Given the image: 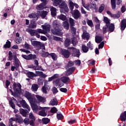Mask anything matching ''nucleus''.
Returning <instances> with one entry per match:
<instances>
[{
  "label": "nucleus",
  "mask_w": 126,
  "mask_h": 126,
  "mask_svg": "<svg viewBox=\"0 0 126 126\" xmlns=\"http://www.w3.org/2000/svg\"><path fill=\"white\" fill-rule=\"evenodd\" d=\"M53 26L54 29H51V31L54 35H58V36H63V32L62 30L60 28V25L58 24L56 21H55L53 23Z\"/></svg>",
  "instance_id": "nucleus-1"
},
{
  "label": "nucleus",
  "mask_w": 126,
  "mask_h": 126,
  "mask_svg": "<svg viewBox=\"0 0 126 126\" xmlns=\"http://www.w3.org/2000/svg\"><path fill=\"white\" fill-rule=\"evenodd\" d=\"M59 7L60 9V11L61 13H65L68 12V11L69 9H68V7L67 6V4L64 1H62L61 3H60L59 5Z\"/></svg>",
  "instance_id": "nucleus-2"
},
{
  "label": "nucleus",
  "mask_w": 126,
  "mask_h": 126,
  "mask_svg": "<svg viewBox=\"0 0 126 126\" xmlns=\"http://www.w3.org/2000/svg\"><path fill=\"white\" fill-rule=\"evenodd\" d=\"M21 94L25 97L29 101L32 102L33 101V97H32V94L27 91H25L24 90H22L21 91Z\"/></svg>",
  "instance_id": "nucleus-3"
},
{
  "label": "nucleus",
  "mask_w": 126,
  "mask_h": 126,
  "mask_svg": "<svg viewBox=\"0 0 126 126\" xmlns=\"http://www.w3.org/2000/svg\"><path fill=\"white\" fill-rule=\"evenodd\" d=\"M32 45L34 47H37L38 49L45 50V45L40 41L31 40Z\"/></svg>",
  "instance_id": "nucleus-4"
},
{
  "label": "nucleus",
  "mask_w": 126,
  "mask_h": 126,
  "mask_svg": "<svg viewBox=\"0 0 126 126\" xmlns=\"http://www.w3.org/2000/svg\"><path fill=\"white\" fill-rule=\"evenodd\" d=\"M21 87H22V86L20 83H18L17 84L15 82L13 83V89L14 90V92H16V93H17V94L21 93V90H21Z\"/></svg>",
  "instance_id": "nucleus-5"
},
{
  "label": "nucleus",
  "mask_w": 126,
  "mask_h": 126,
  "mask_svg": "<svg viewBox=\"0 0 126 126\" xmlns=\"http://www.w3.org/2000/svg\"><path fill=\"white\" fill-rule=\"evenodd\" d=\"M72 50V57H76L77 58H79L80 56V51H79V49H76L75 47H69L68 48V50Z\"/></svg>",
  "instance_id": "nucleus-6"
},
{
  "label": "nucleus",
  "mask_w": 126,
  "mask_h": 126,
  "mask_svg": "<svg viewBox=\"0 0 126 126\" xmlns=\"http://www.w3.org/2000/svg\"><path fill=\"white\" fill-rule=\"evenodd\" d=\"M40 0L42 2L36 6V9L38 10V11H39V10H43L44 8H45V7L46 6V5H47V0Z\"/></svg>",
  "instance_id": "nucleus-7"
},
{
  "label": "nucleus",
  "mask_w": 126,
  "mask_h": 126,
  "mask_svg": "<svg viewBox=\"0 0 126 126\" xmlns=\"http://www.w3.org/2000/svg\"><path fill=\"white\" fill-rule=\"evenodd\" d=\"M71 14H72V17L74 18V19H78L80 18V16H81V13L78 9H75L71 12Z\"/></svg>",
  "instance_id": "nucleus-8"
},
{
  "label": "nucleus",
  "mask_w": 126,
  "mask_h": 126,
  "mask_svg": "<svg viewBox=\"0 0 126 126\" xmlns=\"http://www.w3.org/2000/svg\"><path fill=\"white\" fill-rule=\"evenodd\" d=\"M40 108L42 109V110L38 112V115L41 116V117H46L47 113H48V110L50 109V107H40Z\"/></svg>",
  "instance_id": "nucleus-9"
},
{
  "label": "nucleus",
  "mask_w": 126,
  "mask_h": 126,
  "mask_svg": "<svg viewBox=\"0 0 126 126\" xmlns=\"http://www.w3.org/2000/svg\"><path fill=\"white\" fill-rule=\"evenodd\" d=\"M61 53L64 57V58H65V59H68V58H69L70 56V52L66 49H62Z\"/></svg>",
  "instance_id": "nucleus-10"
},
{
  "label": "nucleus",
  "mask_w": 126,
  "mask_h": 126,
  "mask_svg": "<svg viewBox=\"0 0 126 126\" xmlns=\"http://www.w3.org/2000/svg\"><path fill=\"white\" fill-rule=\"evenodd\" d=\"M29 119L30 121V126H35V123H34V122L36 121V118H35L32 113H30L29 116Z\"/></svg>",
  "instance_id": "nucleus-11"
},
{
  "label": "nucleus",
  "mask_w": 126,
  "mask_h": 126,
  "mask_svg": "<svg viewBox=\"0 0 126 126\" xmlns=\"http://www.w3.org/2000/svg\"><path fill=\"white\" fill-rule=\"evenodd\" d=\"M20 103L24 109H27L28 111H30V110H31V108L29 107V105H28L27 103H26L25 100L22 99V100H20Z\"/></svg>",
  "instance_id": "nucleus-12"
},
{
  "label": "nucleus",
  "mask_w": 126,
  "mask_h": 126,
  "mask_svg": "<svg viewBox=\"0 0 126 126\" xmlns=\"http://www.w3.org/2000/svg\"><path fill=\"white\" fill-rule=\"evenodd\" d=\"M36 98H37V101L41 103H45L46 102V97L45 96H42L39 94L35 95Z\"/></svg>",
  "instance_id": "nucleus-13"
},
{
  "label": "nucleus",
  "mask_w": 126,
  "mask_h": 126,
  "mask_svg": "<svg viewBox=\"0 0 126 126\" xmlns=\"http://www.w3.org/2000/svg\"><path fill=\"white\" fill-rule=\"evenodd\" d=\"M15 117H16V123H18L20 125L23 124V119L22 118V117H21V116L18 114H16Z\"/></svg>",
  "instance_id": "nucleus-14"
},
{
  "label": "nucleus",
  "mask_w": 126,
  "mask_h": 126,
  "mask_svg": "<svg viewBox=\"0 0 126 126\" xmlns=\"http://www.w3.org/2000/svg\"><path fill=\"white\" fill-rule=\"evenodd\" d=\"M42 29L44 30L45 34H47V32L49 33L51 31V25L47 24L46 25H42Z\"/></svg>",
  "instance_id": "nucleus-15"
},
{
  "label": "nucleus",
  "mask_w": 126,
  "mask_h": 126,
  "mask_svg": "<svg viewBox=\"0 0 126 126\" xmlns=\"http://www.w3.org/2000/svg\"><path fill=\"white\" fill-rule=\"evenodd\" d=\"M37 13L38 15H40L42 18H45L48 14V12L47 11H37Z\"/></svg>",
  "instance_id": "nucleus-16"
},
{
  "label": "nucleus",
  "mask_w": 126,
  "mask_h": 126,
  "mask_svg": "<svg viewBox=\"0 0 126 126\" xmlns=\"http://www.w3.org/2000/svg\"><path fill=\"white\" fill-rule=\"evenodd\" d=\"M13 60L14 61V65L16 66V67H19V59L17 58V56L16 55H14Z\"/></svg>",
  "instance_id": "nucleus-17"
},
{
  "label": "nucleus",
  "mask_w": 126,
  "mask_h": 126,
  "mask_svg": "<svg viewBox=\"0 0 126 126\" xmlns=\"http://www.w3.org/2000/svg\"><path fill=\"white\" fill-rule=\"evenodd\" d=\"M20 114L23 116V117H27L28 114H29V111L26 109H23V108H20L19 109Z\"/></svg>",
  "instance_id": "nucleus-18"
},
{
  "label": "nucleus",
  "mask_w": 126,
  "mask_h": 126,
  "mask_svg": "<svg viewBox=\"0 0 126 126\" xmlns=\"http://www.w3.org/2000/svg\"><path fill=\"white\" fill-rule=\"evenodd\" d=\"M50 11L52 17L57 16V8H55V7L52 6L50 8Z\"/></svg>",
  "instance_id": "nucleus-19"
},
{
  "label": "nucleus",
  "mask_w": 126,
  "mask_h": 126,
  "mask_svg": "<svg viewBox=\"0 0 126 126\" xmlns=\"http://www.w3.org/2000/svg\"><path fill=\"white\" fill-rule=\"evenodd\" d=\"M74 70H75V66L70 67L67 70V72H66V75H67V76H68V75H70V74H72Z\"/></svg>",
  "instance_id": "nucleus-20"
},
{
  "label": "nucleus",
  "mask_w": 126,
  "mask_h": 126,
  "mask_svg": "<svg viewBox=\"0 0 126 126\" xmlns=\"http://www.w3.org/2000/svg\"><path fill=\"white\" fill-rule=\"evenodd\" d=\"M103 40V36H99V35H96L95 37V43H97V44H100Z\"/></svg>",
  "instance_id": "nucleus-21"
},
{
  "label": "nucleus",
  "mask_w": 126,
  "mask_h": 126,
  "mask_svg": "<svg viewBox=\"0 0 126 126\" xmlns=\"http://www.w3.org/2000/svg\"><path fill=\"white\" fill-rule=\"evenodd\" d=\"M107 27L109 29L110 32H114L115 31V25L113 23L107 25Z\"/></svg>",
  "instance_id": "nucleus-22"
},
{
  "label": "nucleus",
  "mask_w": 126,
  "mask_h": 126,
  "mask_svg": "<svg viewBox=\"0 0 126 126\" xmlns=\"http://www.w3.org/2000/svg\"><path fill=\"white\" fill-rule=\"evenodd\" d=\"M61 81L63 82V83H64L65 84H66L67 83H68L69 82V77H66V76H63L61 77Z\"/></svg>",
  "instance_id": "nucleus-23"
},
{
  "label": "nucleus",
  "mask_w": 126,
  "mask_h": 126,
  "mask_svg": "<svg viewBox=\"0 0 126 126\" xmlns=\"http://www.w3.org/2000/svg\"><path fill=\"white\" fill-rule=\"evenodd\" d=\"M63 26L64 29H66L67 30H68L69 29V24H68V21L66 20L63 22Z\"/></svg>",
  "instance_id": "nucleus-24"
},
{
  "label": "nucleus",
  "mask_w": 126,
  "mask_h": 126,
  "mask_svg": "<svg viewBox=\"0 0 126 126\" xmlns=\"http://www.w3.org/2000/svg\"><path fill=\"white\" fill-rule=\"evenodd\" d=\"M32 109L34 113H37V112H38V110H39V107L37 104L33 103L32 105Z\"/></svg>",
  "instance_id": "nucleus-25"
},
{
  "label": "nucleus",
  "mask_w": 126,
  "mask_h": 126,
  "mask_svg": "<svg viewBox=\"0 0 126 126\" xmlns=\"http://www.w3.org/2000/svg\"><path fill=\"white\" fill-rule=\"evenodd\" d=\"M120 120L122 122H125L126 120V111H124L120 115Z\"/></svg>",
  "instance_id": "nucleus-26"
},
{
  "label": "nucleus",
  "mask_w": 126,
  "mask_h": 126,
  "mask_svg": "<svg viewBox=\"0 0 126 126\" xmlns=\"http://www.w3.org/2000/svg\"><path fill=\"white\" fill-rule=\"evenodd\" d=\"M10 47H11V42L7 40V41L6 42V44L3 45V48L4 49H9Z\"/></svg>",
  "instance_id": "nucleus-27"
},
{
  "label": "nucleus",
  "mask_w": 126,
  "mask_h": 126,
  "mask_svg": "<svg viewBox=\"0 0 126 126\" xmlns=\"http://www.w3.org/2000/svg\"><path fill=\"white\" fill-rule=\"evenodd\" d=\"M82 37L83 39H86V40H88L89 38H90L89 33H87L86 32L83 33Z\"/></svg>",
  "instance_id": "nucleus-28"
},
{
  "label": "nucleus",
  "mask_w": 126,
  "mask_h": 126,
  "mask_svg": "<svg viewBox=\"0 0 126 126\" xmlns=\"http://www.w3.org/2000/svg\"><path fill=\"white\" fill-rule=\"evenodd\" d=\"M29 33H30L31 36L34 37L37 34V31L36 30L30 29L29 30Z\"/></svg>",
  "instance_id": "nucleus-29"
},
{
  "label": "nucleus",
  "mask_w": 126,
  "mask_h": 126,
  "mask_svg": "<svg viewBox=\"0 0 126 126\" xmlns=\"http://www.w3.org/2000/svg\"><path fill=\"white\" fill-rule=\"evenodd\" d=\"M58 100L56 98H53L50 101V105L51 106H57V105H58Z\"/></svg>",
  "instance_id": "nucleus-30"
},
{
  "label": "nucleus",
  "mask_w": 126,
  "mask_h": 126,
  "mask_svg": "<svg viewBox=\"0 0 126 126\" xmlns=\"http://www.w3.org/2000/svg\"><path fill=\"white\" fill-rule=\"evenodd\" d=\"M50 121V119L48 118H43L42 119V122L43 125H48Z\"/></svg>",
  "instance_id": "nucleus-31"
},
{
  "label": "nucleus",
  "mask_w": 126,
  "mask_h": 126,
  "mask_svg": "<svg viewBox=\"0 0 126 126\" xmlns=\"http://www.w3.org/2000/svg\"><path fill=\"white\" fill-rule=\"evenodd\" d=\"M29 17L30 18H33L34 20H38V17H37V14L35 13H31L29 15Z\"/></svg>",
  "instance_id": "nucleus-32"
},
{
  "label": "nucleus",
  "mask_w": 126,
  "mask_h": 126,
  "mask_svg": "<svg viewBox=\"0 0 126 126\" xmlns=\"http://www.w3.org/2000/svg\"><path fill=\"white\" fill-rule=\"evenodd\" d=\"M74 19L72 18H69V23L70 24V27H73L75 25V23L74 22Z\"/></svg>",
  "instance_id": "nucleus-33"
},
{
  "label": "nucleus",
  "mask_w": 126,
  "mask_h": 126,
  "mask_svg": "<svg viewBox=\"0 0 126 126\" xmlns=\"http://www.w3.org/2000/svg\"><path fill=\"white\" fill-rule=\"evenodd\" d=\"M54 2V5L58 6L60 3H62L63 0H51Z\"/></svg>",
  "instance_id": "nucleus-34"
},
{
  "label": "nucleus",
  "mask_w": 126,
  "mask_h": 126,
  "mask_svg": "<svg viewBox=\"0 0 126 126\" xmlns=\"http://www.w3.org/2000/svg\"><path fill=\"white\" fill-rule=\"evenodd\" d=\"M69 45H70V39L68 38H66L64 42V46L65 47V48H67V47H68Z\"/></svg>",
  "instance_id": "nucleus-35"
},
{
  "label": "nucleus",
  "mask_w": 126,
  "mask_h": 126,
  "mask_svg": "<svg viewBox=\"0 0 126 126\" xmlns=\"http://www.w3.org/2000/svg\"><path fill=\"white\" fill-rule=\"evenodd\" d=\"M58 18L62 20V21H66V16L63 14H61L60 16H58Z\"/></svg>",
  "instance_id": "nucleus-36"
},
{
  "label": "nucleus",
  "mask_w": 126,
  "mask_h": 126,
  "mask_svg": "<svg viewBox=\"0 0 126 126\" xmlns=\"http://www.w3.org/2000/svg\"><path fill=\"white\" fill-rule=\"evenodd\" d=\"M71 29V33L73 36H75L76 35V28L74 27H70Z\"/></svg>",
  "instance_id": "nucleus-37"
},
{
  "label": "nucleus",
  "mask_w": 126,
  "mask_h": 126,
  "mask_svg": "<svg viewBox=\"0 0 126 126\" xmlns=\"http://www.w3.org/2000/svg\"><path fill=\"white\" fill-rule=\"evenodd\" d=\"M27 75L29 78H31V79H32L34 76H36V74L33 73V72H28L27 73Z\"/></svg>",
  "instance_id": "nucleus-38"
},
{
  "label": "nucleus",
  "mask_w": 126,
  "mask_h": 126,
  "mask_svg": "<svg viewBox=\"0 0 126 126\" xmlns=\"http://www.w3.org/2000/svg\"><path fill=\"white\" fill-rule=\"evenodd\" d=\"M36 27V23L35 22H31L29 25V28L31 29H35Z\"/></svg>",
  "instance_id": "nucleus-39"
},
{
  "label": "nucleus",
  "mask_w": 126,
  "mask_h": 126,
  "mask_svg": "<svg viewBox=\"0 0 126 126\" xmlns=\"http://www.w3.org/2000/svg\"><path fill=\"white\" fill-rule=\"evenodd\" d=\"M82 49L83 53H87L88 51H89V48L88 47L85 46V45H83L82 46Z\"/></svg>",
  "instance_id": "nucleus-40"
},
{
  "label": "nucleus",
  "mask_w": 126,
  "mask_h": 126,
  "mask_svg": "<svg viewBox=\"0 0 126 126\" xmlns=\"http://www.w3.org/2000/svg\"><path fill=\"white\" fill-rule=\"evenodd\" d=\"M110 21H111V20L109 19V18H108V17H104L103 22H105V23H106V26H107V25H108L109 24H110Z\"/></svg>",
  "instance_id": "nucleus-41"
},
{
  "label": "nucleus",
  "mask_w": 126,
  "mask_h": 126,
  "mask_svg": "<svg viewBox=\"0 0 126 126\" xmlns=\"http://www.w3.org/2000/svg\"><path fill=\"white\" fill-rule=\"evenodd\" d=\"M29 61H31V60H35L37 59V56L35 54H30L29 55Z\"/></svg>",
  "instance_id": "nucleus-42"
},
{
  "label": "nucleus",
  "mask_w": 126,
  "mask_h": 126,
  "mask_svg": "<svg viewBox=\"0 0 126 126\" xmlns=\"http://www.w3.org/2000/svg\"><path fill=\"white\" fill-rule=\"evenodd\" d=\"M105 9V4H101L100 5V6L99 8L98 11L99 13H102L103 12V11Z\"/></svg>",
  "instance_id": "nucleus-43"
},
{
  "label": "nucleus",
  "mask_w": 126,
  "mask_h": 126,
  "mask_svg": "<svg viewBox=\"0 0 126 126\" xmlns=\"http://www.w3.org/2000/svg\"><path fill=\"white\" fill-rule=\"evenodd\" d=\"M23 123H24L25 126H28V125H30V120L29 118H25L23 120Z\"/></svg>",
  "instance_id": "nucleus-44"
},
{
  "label": "nucleus",
  "mask_w": 126,
  "mask_h": 126,
  "mask_svg": "<svg viewBox=\"0 0 126 126\" xmlns=\"http://www.w3.org/2000/svg\"><path fill=\"white\" fill-rule=\"evenodd\" d=\"M38 88H39V87L38 86V85L36 84H33L32 86V91H37V90H38Z\"/></svg>",
  "instance_id": "nucleus-45"
},
{
  "label": "nucleus",
  "mask_w": 126,
  "mask_h": 126,
  "mask_svg": "<svg viewBox=\"0 0 126 126\" xmlns=\"http://www.w3.org/2000/svg\"><path fill=\"white\" fill-rule=\"evenodd\" d=\"M36 73L39 76H41V77H46V74H44L42 71H36Z\"/></svg>",
  "instance_id": "nucleus-46"
},
{
  "label": "nucleus",
  "mask_w": 126,
  "mask_h": 126,
  "mask_svg": "<svg viewBox=\"0 0 126 126\" xmlns=\"http://www.w3.org/2000/svg\"><path fill=\"white\" fill-rule=\"evenodd\" d=\"M112 9H116V0H111Z\"/></svg>",
  "instance_id": "nucleus-47"
},
{
  "label": "nucleus",
  "mask_w": 126,
  "mask_h": 126,
  "mask_svg": "<svg viewBox=\"0 0 126 126\" xmlns=\"http://www.w3.org/2000/svg\"><path fill=\"white\" fill-rule=\"evenodd\" d=\"M74 65V62L69 61L68 63L67 64V67L68 68L69 67H71V66H73Z\"/></svg>",
  "instance_id": "nucleus-48"
},
{
  "label": "nucleus",
  "mask_w": 126,
  "mask_h": 126,
  "mask_svg": "<svg viewBox=\"0 0 126 126\" xmlns=\"http://www.w3.org/2000/svg\"><path fill=\"white\" fill-rule=\"evenodd\" d=\"M50 112L52 114H56L58 112V109H57V108L54 107L51 109Z\"/></svg>",
  "instance_id": "nucleus-49"
},
{
  "label": "nucleus",
  "mask_w": 126,
  "mask_h": 126,
  "mask_svg": "<svg viewBox=\"0 0 126 126\" xmlns=\"http://www.w3.org/2000/svg\"><path fill=\"white\" fill-rule=\"evenodd\" d=\"M69 8L71 12L73 11V8H74V3H73V2H70L69 3Z\"/></svg>",
  "instance_id": "nucleus-50"
},
{
  "label": "nucleus",
  "mask_w": 126,
  "mask_h": 126,
  "mask_svg": "<svg viewBox=\"0 0 126 126\" xmlns=\"http://www.w3.org/2000/svg\"><path fill=\"white\" fill-rule=\"evenodd\" d=\"M58 78V75L55 74L51 77L48 78L49 81H52V80H54V79H56V78Z\"/></svg>",
  "instance_id": "nucleus-51"
},
{
  "label": "nucleus",
  "mask_w": 126,
  "mask_h": 126,
  "mask_svg": "<svg viewBox=\"0 0 126 126\" xmlns=\"http://www.w3.org/2000/svg\"><path fill=\"white\" fill-rule=\"evenodd\" d=\"M9 104L10 105V107H11V108L13 109V110H15V104L12 101V100H9Z\"/></svg>",
  "instance_id": "nucleus-52"
},
{
  "label": "nucleus",
  "mask_w": 126,
  "mask_h": 126,
  "mask_svg": "<svg viewBox=\"0 0 126 126\" xmlns=\"http://www.w3.org/2000/svg\"><path fill=\"white\" fill-rule=\"evenodd\" d=\"M37 33H39L40 34H46L44 30L41 29H37L36 30Z\"/></svg>",
  "instance_id": "nucleus-53"
},
{
  "label": "nucleus",
  "mask_w": 126,
  "mask_h": 126,
  "mask_svg": "<svg viewBox=\"0 0 126 126\" xmlns=\"http://www.w3.org/2000/svg\"><path fill=\"white\" fill-rule=\"evenodd\" d=\"M87 46L88 48H90L91 50H93V44H91V41H89L87 43Z\"/></svg>",
  "instance_id": "nucleus-54"
},
{
  "label": "nucleus",
  "mask_w": 126,
  "mask_h": 126,
  "mask_svg": "<svg viewBox=\"0 0 126 126\" xmlns=\"http://www.w3.org/2000/svg\"><path fill=\"white\" fill-rule=\"evenodd\" d=\"M52 91L53 93V94L55 95V94H57V93H58V92H59V91L58 90V89H57V88H56V87H54L52 89Z\"/></svg>",
  "instance_id": "nucleus-55"
},
{
  "label": "nucleus",
  "mask_w": 126,
  "mask_h": 126,
  "mask_svg": "<svg viewBox=\"0 0 126 126\" xmlns=\"http://www.w3.org/2000/svg\"><path fill=\"white\" fill-rule=\"evenodd\" d=\"M87 23L89 26H90V27H93V26H94L93 25V22H92V20H88Z\"/></svg>",
  "instance_id": "nucleus-56"
},
{
  "label": "nucleus",
  "mask_w": 126,
  "mask_h": 126,
  "mask_svg": "<svg viewBox=\"0 0 126 126\" xmlns=\"http://www.w3.org/2000/svg\"><path fill=\"white\" fill-rule=\"evenodd\" d=\"M49 56H50V54L48 52H45L42 54V57L43 58H47L49 57Z\"/></svg>",
  "instance_id": "nucleus-57"
},
{
  "label": "nucleus",
  "mask_w": 126,
  "mask_h": 126,
  "mask_svg": "<svg viewBox=\"0 0 126 126\" xmlns=\"http://www.w3.org/2000/svg\"><path fill=\"white\" fill-rule=\"evenodd\" d=\"M74 63H75L76 65H78V66H79V65L81 64V61L79 60H75L74 61Z\"/></svg>",
  "instance_id": "nucleus-58"
},
{
  "label": "nucleus",
  "mask_w": 126,
  "mask_h": 126,
  "mask_svg": "<svg viewBox=\"0 0 126 126\" xmlns=\"http://www.w3.org/2000/svg\"><path fill=\"white\" fill-rule=\"evenodd\" d=\"M57 118L58 120H63V116L62 114H57Z\"/></svg>",
  "instance_id": "nucleus-59"
},
{
  "label": "nucleus",
  "mask_w": 126,
  "mask_h": 126,
  "mask_svg": "<svg viewBox=\"0 0 126 126\" xmlns=\"http://www.w3.org/2000/svg\"><path fill=\"white\" fill-rule=\"evenodd\" d=\"M50 56L52 58V60L53 61H56V58H57V55L55 53H50Z\"/></svg>",
  "instance_id": "nucleus-60"
},
{
  "label": "nucleus",
  "mask_w": 126,
  "mask_h": 126,
  "mask_svg": "<svg viewBox=\"0 0 126 126\" xmlns=\"http://www.w3.org/2000/svg\"><path fill=\"white\" fill-rule=\"evenodd\" d=\"M28 68H33L34 70H37V66L33 65V64H30L28 66Z\"/></svg>",
  "instance_id": "nucleus-61"
},
{
  "label": "nucleus",
  "mask_w": 126,
  "mask_h": 126,
  "mask_svg": "<svg viewBox=\"0 0 126 126\" xmlns=\"http://www.w3.org/2000/svg\"><path fill=\"white\" fill-rule=\"evenodd\" d=\"M14 56H12V53L11 51L9 52V61H12Z\"/></svg>",
  "instance_id": "nucleus-62"
},
{
  "label": "nucleus",
  "mask_w": 126,
  "mask_h": 126,
  "mask_svg": "<svg viewBox=\"0 0 126 126\" xmlns=\"http://www.w3.org/2000/svg\"><path fill=\"white\" fill-rule=\"evenodd\" d=\"M108 27H107V25H105V26H104L102 28L103 30V34H106L108 31H107Z\"/></svg>",
  "instance_id": "nucleus-63"
},
{
  "label": "nucleus",
  "mask_w": 126,
  "mask_h": 126,
  "mask_svg": "<svg viewBox=\"0 0 126 126\" xmlns=\"http://www.w3.org/2000/svg\"><path fill=\"white\" fill-rule=\"evenodd\" d=\"M104 44L105 43H104V41L100 42V43L98 45V49H103V48H104Z\"/></svg>",
  "instance_id": "nucleus-64"
}]
</instances>
